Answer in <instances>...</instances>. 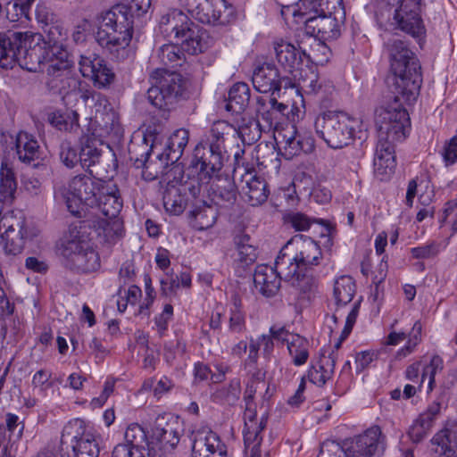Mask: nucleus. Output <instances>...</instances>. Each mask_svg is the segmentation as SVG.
<instances>
[{
	"mask_svg": "<svg viewBox=\"0 0 457 457\" xmlns=\"http://www.w3.org/2000/svg\"><path fill=\"white\" fill-rule=\"evenodd\" d=\"M391 59L394 100L377 111L378 138L400 142L406 137L409 114L404 105L412 104L420 94L422 77L419 60L404 42L394 38L386 43Z\"/></svg>",
	"mask_w": 457,
	"mask_h": 457,
	"instance_id": "1",
	"label": "nucleus"
},
{
	"mask_svg": "<svg viewBox=\"0 0 457 457\" xmlns=\"http://www.w3.org/2000/svg\"><path fill=\"white\" fill-rule=\"evenodd\" d=\"M321 259L320 247L313 239L296 235L282 247L276 258V265L284 280L296 290L299 296L310 300L318 287L312 270Z\"/></svg>",
	"mask_w": 457,
	"mask_h": 457,
	"instance_id": "2",
	"label": "nucleus"
},
{
	"mask_svg": "<svg viewBox=\"0 0 457 457\" xmlns=\"http://www.w3.org/2000/svg\"><path fill=\"white\" fill-rule=\"evenodd\" d=\"M151 0H123L102 13L96 39L110 52L125 49L132 38L134 18L147 12Z\"/></svg>",
	"mask_w": 457,
	"mask_h": 457,
	"instance_id": "3",
	"label": "nucleus"
},
{
	"mask_svg": "<svg viewBox=\"0 0 457 457\" xmlns=\"http://www.w3.org/2000/svg\"><path fill=\"white\" fill-rule=\"evenodd\" d=\"M149 102L159 109L169 108L183 96L185 81L182 76L165 69H155L150 75Z\"/></svg>",
	"mask_w": 457,
	"mask_h": 457,
	"instance_id": "4",
	"label": "nucleus"
},
{
	"mask_svg": "<svg viewBox=\"0 0 457 457\" xmlns=\"http://www.w3.org/2000/svg\"><path fill=\"white\" fill-rule=\"evenodd\" d=\"M59 251L71 269L87 273L100 267L97 253L87 241L79 236L76 228L69 229V235L62 240Z\"/></svg>",
	"mask_w": 457,
	"mask_h": 457,
	"instance_id": "5",
	"label": "nucleus"
},
{
	"mask_svg": "<svg viewBox=\"0 0 457 457\" xmlns=\"http://www.w3.org/2000/svg\"><path fill=\"white\" fill-rule=\"evenodd\" d=\"M106 181L87 175H79L72 178L65 189L64 197L69 211L75 215L96 204L97 196Z\"/></svg>",
	"mask_w": 457,
	"mask_h": 457,
	"instance_id": "6",
	"label": "nucleus"
},
{
	"mask_svg": "<svg viewBox=\"0 0 457 457\" xmlns=\"http://www.w3.org/2000/svg\"><path fill=\"white\" fill-rule=\"evenodd\" d=\"M0 231V245L7 254L17 255L22 252L28 240H32L39 234V230L28 227L22 215L12 212L6 213L2 218Z\"/></svg>",
	"mask_w": 457,
	"mask_h": 457,
	"instance_id": "7",
	"label": "nucleus"
},
{
	"mask_svg": "<svg viewBox=\"0 0 457 457\" xmlns=\"http://www.w3.org/2000/svg\"><path fill=\"white\" fill-rule=\"evenodd\" d=\"M95 116L90 122L92 135L99 141L110 139L119 141L123 135L120 117L108 100L100 95L96 96Z\"/></svg>",
	"mask_w": 457,
	"mask_h": 457,
	"instance_id": "8",
	"label": "nucleus"
},
{
	"mask_svg": "<svg viewBox=\"0 0 457 457\" xmlns=\"http://www.w3.org/2000/svg\"><path fill=\"white\" fill-rule=\"evenodd\" d=\"M385 449V436L377 425L345 439V457H382Z\"/></svg>",
	"mask_w": 457,
	"mask_h": 457,
	"instance_id": "9",
	"label": "nucleus"
},
{
	"mask_svg": "<svg viewBox=\"0 0 457 457\" xmlns=\"http://www.w3.org/2000/svg\"><path fill=\"white\" fill-rule=\"evenodd\" d=\"M254 395L245 392L244 401L245 403V428L244 443H245V457H262L261 444L262 436L261 433L267 425V418L262 415L260 419L256 416L253 401Z\"/></svg>",
	"mask_w": 457,
	"mask_h": 457,
	"instance_id": "10",
	"label": "nucleus"
},
{
	"mask_svg": "<svg viewBox=\"0 0 457 457\" xmlns=\"http://www.w3.org/2000/svg\"><path fill=\"white\" fill-rule=\"evenodd\" d=\"M179 424L172 416H159L153 431V441L149 448V455L162 457L172 451L179 442Z\"/></svg>",
	"mask_w": 457,
	"mask_h": 457,
	"instance_id": "11",
	"label": "nucleus"
},
{
	"mask_svg": "<svg viewBox=\"0 0 457 457\" xmlns=\"http://www.w3.org/2000/svg\"><path fill=\"white\" fill-rule=\"evenodd\" d=\"M422 0H396L394 20L398 28L413 37L425 32L421 19Z\"/></svg>",
	"mask_w": 457,
	"mask_h": 457,
	"instance_id": "12",
	"label": "nucleus"
},
{
	"mask_svg": "<svg viewBox=\"0 0 457 457\" xmlns=\"http://www.w3.org/2000/svg\"><path fill=\"white\" fill-rule=\"evenodd\" d=\"M22 46H19L16 62L23 69L36 72L41 64L46 63V42L41 41V35H32L24 32Z\"/></svg>",
	"mask_w": 457,
	"mask_h": 457,
	"instance_id": "13",
	"label": "nucleus"
},
{
	"mask_svg": "<svg viewBox=\"0 0 457 457\" xmlns=\"http://www.w3.org/2000/svg\"><path fill=\"white\" fill-rule=\"evenodd\" d=\"M195 157L197 160L196 166L199 167V180L202 185L209 184L210 179L220 173L223 166L222 149L217 145H209L207 148L198 145L195 150Z\"/></svg>",
	"mask_w": 457,
	"mask_h": 457,
	"instance_id": "14",
	"label": "nucleus"
},
{
	"mask_svg": "<svg viewBox=\"0 0 457 457\" xmlns=\"http://www.w3.org/2000/svg\"><path fill=\"white\" fill-rule=\"evenodd\" d=\"M187 8L193 17L206 24L225 23L228 21L225 13L231 12L226 0H197L189 2Z\"/></svg>",
	"mask_w": 457,
	"mask_h": 457,
	"instance_id": "15",
	"label": "nucleus"
},
{
	"mask_svg": "<svg viewBox=\"0 0 457 457\" xmlns=\"http://www.w3.org/2000/svg\"><path fill=\"white\" fill-rule=\"evenodd\" d=\"M79 67L82 76L90 79L97 87H105L114 79V73L104 60L94 54L81 55Z\"/></svg>",
	"mask_w": 457,
	"mask_h": 457,
	"instance_id": "16",
	"label": "nucleus"
},
{
	"mask_svg": "<svg viewBox=\"0 0 457 457\" xmlns=\"http://www.w3.org/2000/svg\"><path fill=\"white\" fill-rule=\"evenodd\" d=\"M102 188L101 194L96 198L97 203L92 206L89 215L99 216V214H102L107 218L120 217L123 207V200L116 184L106 181Z\"/></svg>",
	"mask_w": 457,
	"mask_h": 457,
	"instance_id": "17",
	"label": "nucleus"
},
{
	"mask_svg": "<svg viewBox=\"0 0 457 457\" xmlns=\"http://www.w3.org/2000/svg\"><path fill=\"white\" fill-rule=\"evenodd\" d=\"M226 445L210 428L198 429L194 435L192 457H225Z\"/></svg>",
	"mask_w": 457,
	"mask_h": 457,
	"instance_id": "18",
	"label": "nucleus"
},
{
	"mask_svg": "<svg viewBox=\"0 0 457 457\" xmlns=\"http://www.w3.org/2000/svg\"><path fill=\"white\" fill-rule=\"evenodd\" d=\"M315 129L327 145L333 149L342 147L343 129L340 121V112H328L319 116L315 120Z\"/></svg>",
	"mask_w": 457,
	"mask_h": 457,
	"instance_id": "19",
	"label": "nucleus"
},
{
	"mask_svg": "<svg viewBox=\"0 0 457 457\" xmlns=\"http://www.w3.org/2000/svg\"><path fill=\"white\" fill-rule=\"evenodd\" d=\"M396 142L382 141L378 138L373 162L375 176L379 180L388 179L395 172L396 167L395 145Z\"/></svg>",
	"mask_w": 457,
	"mask_h": 457,
	"instance_id": "20",
	"label": "nucleus"
},
{
	"mask_svg": "<svg viewBox=\"0 0 457 457\" xmlns=\"http://www.w3.org/2000/svg\"><path fill=\"white\" fill-rule=\"evenodd\" d=\"M305 32L312 37H319L323 40L337 39L340 37L341 31L337 18L325 13L313 15L304 20Z\"/></svg>",
	"mask_w": 457,
	"mask_h": 457,
	"instance_id": "21",
	"label": "nucleus"
},
{
	"mask_svg": "<svg viewBox=\"0 0 457 457\" xmlns=\"http://www.w3.org/2000/svg\"><path fill=\"white\" fill-rule=\"evenodd\" d=\"M63 432L71 436L75 441V445H72L74 452H86L91 454L94 451L95 455L99 454L96 436L91 430L86 429L83 420L76 419L70 421L64 428Z\"/></svg>",
	"mask_w": 457,
	"mask_h": 457,
	"instance_id": "22",
	"label": "nucleus"
},
{
	"mask_svg": "<svg viewBox=\"0 0 457 457\" xmlns=\"http://www.w3.org/2000/svg\"><path fill=\"white\" fill-rule=\"evenodd\" d=\"M282 80L277 67L269 62L257 66L252 76L253 87L262 94L273 95L276 91H279Z\"/></svg>",
	"mask_w": 457,
	"mask_h": 457,
	"instance_id": "23",
	"label": "nucleus"
},
{
	"mask_svg": "<svg viewBox=\"0 0 457 457\" xmlns=\"http://www.w3.org/2000/svg\"><path fill=\"white\" fill-rule=\"evenodd\" d=\"M62 37L59 40L52 38L44 39L46 42V72L48 75H54L56 71H63L69 69V54L63 47V41L66 39V33L61 31Z\"/></svg>",
	"mask_w": 457,
	"mask_h": 457,
	"instance_id": "24",
	"label": "nucleus"
},
{
	"mask_svg": "<svg viewBox=\"0 0 457 457\" xmlns=\"http://www.w3.org/2000/svg\"><path fill=\"white\" fill-rule=\"evenodd\" d=\"M209 193L212 200L222 207H230L237 196V189L234 180L228 175L216 176L210 179Z\"/></svg>",
	"mask_w": 457,
	"mask_h": 457,
	"instance_id": "25",
	"label": "nucleus"
},
{
	"mask_svg": "<svg viewBox=\"0 0 457 457\" xmlns=\"http://www.w3.org/2000/svg\"><path fill=\"white\" fill-rule=\"evenodd\" d=\"M281 279L284 280L276 264L275 268L267 264L258 265L253 274L255 288L267 297L278 291Z\"/></svg>",
	"mask_w": 457,
	"mask_h": 457,
	"instance_id": "26",
	"label": "nucleus"
},
{
	"mask_svg": "<svg viewBox=\"0 0 457 457\" xmlns=\"http://www.w3.org/2000/svg\"><path fill=\"white\" fill-rule=\"evenodd\" d=\"M89 226L104 242L114 243L124 235L123 221L120 217L107 218L90 216Z\"/></svg>",
	"mask_w": 457,
	"mask_h": 457,
	"instance_id": "27",
	"label": "nucleus"
},
{
	"mask_svg": "<svg viewBox=\"0 0 457 457\" xmlns=\"http://www.w3.org/2000/svg\"><path fill=\"white\" fill-rule=\"evenodd\" d=\"M283 138V155L286 159H292L301 153H312L314 149V139L306 133H298L294 126L285 131Z\"/></svg>",
	"mask_w": 457,
	"mask_h": 457,
	"instance_id": "28",
	"label": "nucleus"
},
{
	"mask_svg": "<svg viewBox=\"0 0 457 457\" xmlns=\"http://www.w3.org/2000/svg\"><path fill=\"white\" fill-rule=\"evenodd\" d=\"M440 403L434 402L416 419L408 431L410 438L414 443L420 442L428 435L440 415Z\"/></svg>",
	"mask_w": 457,
	"mask_h": 457,
	"instance_id": "29",
	"label": "nucleus"
},
{
	"mask_svg": "<svg viewBox=\"0 0 457 457\" xmlns=\"http://www.w3.org/2000/svg\"><path fill=\"white\" fill-rule=\"evenodd\" d=\"M436 445L435 452L445 457L457 455V422L447 421L439 432L432 438Z\"/></svg>",
	"mask_w": 457,
	"mask_h": 457,
	"instance_id": "30",
	"label": "nucleus"
},
{
	"mask_svg": "<svg viewBox=\"0 0 457 457\" xmlns=\"http://www.w3.org/2000/svg\"><path fill=\"white\" fill-rule=\"evenodd\" d=\"M204 31L191 21V25L187 24L177 37L173 39L176 45H180L182 51L189 54H197L204 48Z\"/></svg>",
	"mask_w": 457,
	"mask_h": 457,
	"instance_id": "31",
	"label": "nucleus"
},
{
	"mask_svg": "<svg viewBox=\"0 0 457 457\" xmlns=\"http://www.w3.org/2000/svg\"><path fill=\"white\" fill-rule=\"evenodd\" d=\"M23 32L0 33V66L12 68L19 54V46H22Z\"/></svg>",
	"mask_w": 457,
	"mask_h": 457,
	"instance_id": "32",
	"label": "nucleus"
},
{
	"mask_svg": "<svg viewBox=\"0 0 457 457\" xmlns=\"http://www.w3.org/2000/svg\"><path fill=\"white\" fill-rule=\"evenodd\" d=\"M191 21L186 13L179 9H170L161 16L158 29L165 37L173 39Z\"/></svg>",
	"mask_w": 457,
	"mask_h": 457,
	"instance_id": "33",
	"label": "nucleus"
},
{
	"mask_svg": "<svg viewBox=\"0 0 457 457\" xmlns=\"http://www.w3.org/2000/svg\"><path fill=\"white\" fill-rule=\"evenodd\" d=\"M35 15L38 25L47 38L56 41L62 37L61 31H63V28L58 22L55 14L44 1H40L37 4Z\"/></svg>",
	"mask_w": 457,
	"mask_h": 457,
	"instance_id": "34",
	"label": "nucleus"
},
{
	"mask_svg": "<svg viewBox=\"0 0 457 457\" xmlns=\"http://www.w3.org/2000/svg\"><path fill=\"white\" fill-rule=\"evenodd\" d=\"M337 356L333 350L328 355L322 354L308 370V379L318 386H322L329 380L335 370Z\"/></svg>",
	"mask_w": 457,
	"mask_h": 457,
	"instance_id": "35",
	"label": "nucleus"
},
{
	"mask_svg": "<svg viewBox=\"0 0 457 457\" xmlns=\"http://www.w3.org/2000/svg\"><path fill=\"white\" fill-rule=\"evenodd\" d=\"M343 0H300L297 4V11L295 15L308 17L326 13H332L337 7H341Z\"/></svg>",
	"mask_w": 457,
	"mask_h": 457,
	"instance_id": "36",
	"label": "nucleus"
},
{
	"mask_svg": "<svg viewBox=\"0 0 457 457\" xmlns=\"http://www.w3.org/2000/svg\"><path fill=\"white\" fill-rule=\"evenodd\" d=\"M276 58L285 69L292 72L302 61V51H299L293 44L278 40L273 44Z\"/></svg>",
	"mask_w": 457,
	"mask_h": 457,
	"instance_id": "37",
	"label": "nucleus"
},
{
	"mask_svg": "<svg viewBox=\"0 0 457 457\" xmlns=\"http://www.w3.org/2000/svg\"><path fill=\"white\" fill-rule=\"evenodd\" d=\"M51 79L48 81L52 89L57 91L62 96L63 100L74 96L79 90L81 82L79 79L71 76L68 69L62 71H56L54 75H49Z\"/></svg>",
	"mask_w": 457,
	"mask_h": 457,
	"instance_id": "38",
	"label": "nucleus"
},
{
	"mask_svg": "<svg viewBox=\"0 0 457 457\" xmlns=\"http://www.w3.org/2000/svg\"><path fill=\"white\" fill-rule=\"evenodd\" d=\"M16 152L19 159L25 163H30L40 158L38 142L32 135L24 131L17 135Z\"/></svg>",
	"mask_w": 457,
	"mask_h": 457,
	"instance_id": "39",
	"label": "nucleus"
},
{
	"mask_svg": "<svg viewBox=\"0 0 457 457\" xmlns=\"http://www.w3.org/2000/svg\"><path fill=\"white\" fill-rule=\"evenodd\" d=\"M218 217L216 208L208 204L195 207L190 212V225L198 231L208 230L215 224Z\"/></svg>",
	"mask_w": 457,
	"mask_h": 457,
	"instance_id": "40",
	"label": "nucleus"
},
{
	"mask_svg": "<svg viewBox=\"0 0 457 457\" xmlns=\"http://www.w3.org/2000/svg\"><path fill=\"white\" fill-rule=\"evenodd\" d=\"M286 109L287 105L278 103L275 97L264 96L256 98V112L270 125L278 120V114H282Z\"/></svg>",
	"mask_w": 457,
	"mask_h": 457,
	"instance_id": "41",
	"label": "nucleus"
},
{
	"mask_svg": "<svg viewBox=\"0 0 457 457\" xmlns=\"http://www.w3.org/2000/svg\"><path fill=\"white\" fill-rule=\"evenodd\" d=\"M250 101V88L244 82L236 83L228 92L226 110L235 113L242 112Z\"/></svg>",
	"mask_w": 457,
	"mask_h": 457,
	"instance_id": "42",
	"label": "nucleus"
},
{
	"mask_svg": "<svg viewBox=\"0 0 457 457\" xmlns=\"http://www.w3.org/2000/svg\"><path fill=\"white\" fill-rule=\"evenodd\" d=\"M189 139V132L185 129L175 130L169 137L166 148L168 161L176 162L182 156Z\"/></svg>",
	"mask_w": 457,
	"mask_h": 457,
	"instance_id": "43",
	"label": "nucleus"
},
{
	"mask_svg": "<svg viewBox=\"0 0 457 457\" xmlns=\"http://www.w3.org/2000/svg\"><path fill=\"white\" fill-rule=\"evenodd\" d=\"M17 183L14 173L6 162H2L0 169V202L11 204L14 198Z\"/></svg>",
	"mask_w": 457,
	"mask_h": 457,
	"instance_id": "44",
	"label": "nucleus"
},
{
	"mask_svg": "<svg viewBox=\"0 0 457 457\" xmlns=\"http://www.w3.org/2000/svg\"><path fill=\"white\" fill-rule=\"evenodd\" d=\"M287 351L295 366H302L306 363L310 353V342L299 334H295L288 342Z\"/></svg>",
	"mask_w": 457,
	"mask_h": 457,
	"instance_id": "45",
	"label": "nucleus"
},
{
	"mask_svg": "<svg viewBox=\"0 0 457 457\" xmlns=\"http://www.w3.org/2000/svg\"><path fill=\"white\" fill-rule=\"evenodd\" d=\"M246 189L245 195L249 204L256 206L266 202L269 192L267 190V184L263 179L256 176L252 177L246 181Z\"/></svg>",
	"mask_w": 457,
	"mask_h": 457,
	"instance_id": "46",
	"label": "nucleus"
},
{
	"mask_svg": "<svg viewBox=\"0 0 457 457\" xmlns=\"http://www.w3.org/2000/svg\"><path fill=\"white\" fill-rule=\"evenodd\" d=\"M228 330L234 334H241L245 330V312L242 309V302L237 295L231 296Z\"/></svg>",
	"mask_w": 457,
	"mask_h": 457,
	"instance_id": "47",
	"label": "nucleus"
},
{
	"mask_svg": "<svg viewBox=\"0 0 457 457\" xmlns=\"http://www.w3.org/2000/svg\"><path fill=\"white\" fill-rule=\"evenodd\" d=\"M241 395V383L238 378L232 379L228 385L217 388L212 397L216 403L234 405Z\"/></svg>",
	"mask_w": 457,
	"mask_h": 457,
	"instance_id": "48",
	"label": "nucleus"
},
{
	"mask_svg": "<svg viewBox=\"0 0 457 457\" xmlns=\"http://www.w3.org/2000/svg\"><path fill=\"white\" fill-rule=\"evenodd\" d=\"M183 52L176 44H166L159 48L156 58L165 66L177 68L185 62Z\"/></svg>",
	"mask_w": 457,
	"mask_h": 457,
	"instance_id": "49",
	"label": "nucleus"
},
{
	"mask_svg": "<svg viewBox=\"0 0 457 457\" xmlns=\"http://www.w3.org/2000/svg\"><path fill=\"white\" fill-rule=\"evenodd\" d=\"M191 281V276L188 272H181L179 275L166 272L161 279L162 291L165 295H170L179 288H189Z\"/></svg>",
	"mask_w": 457,
	"mask_h": 457,
	"instance_id": "50",
	"label": "nucleus"
},
{
	"mask_svg": "<svg viewBox=\"0 0 457 457\" xmlns=\"http://www.w3.org/2000/svg\"><path fill=\"white\" fill-rule=\"evenodd\" d=\"M249 237L243 236L236 238L237 250L234 254L235 262L245 266H249L256 260V249L249 243Z\"/></svg>",
	"mask_w": 457,
	"mask_h": 457,
	"instance_id": "51",
	"label": "nucleus"
},
{
	"mask_svg": "<svg viewBox=\"0 0 457 457\" xmlns=\"http://www.w3.org/2000/svg\"><path fill=\"white\" fill-rule=\"evenodd\" d=\"M302 54L306 56L311 62L317 65H323L329 59L330 50L324 43L323 39L313 37V41L310 46V50H303Z\"/></svg>",
	"mask_w": 457,
	"mask_h": 457,
	"instance_id": "52",
	"label": "nucleus"
},
{
	"mask_svg": "<svg viewBox=\"0 0 457 457\" xmlns=\"http://www.w3.org/2000/svg\"><path fill=\"white\" fill-rule=\"evenodd\" d=\"M51 123L59 130L77 132L79 129V113L68 111L64 113L55 112L51 118Z\"/></svg>",
	"mask_w": 457,
	"mask_h": 457,
	"instance_id": "53",
	"label": "nucleus"
},
{
	"mask_svg": "<svg viewBox=\"0 0 457 457\" xmlns=\"http://www.w3.org/2000/svg\"><path fill=\"white\" fill-rule=\"evenodd\" d=\"M234 133H237V129L228 122L223 120L214 122L211 129L212 141L210 145H217L223 150L226 137L234 136Z\"/></svg>",
	"mask_w": 457,
	"mask_h": 457,
	"instance_id": "54",
	"label": "nucleus"
},
{
	"mask_svg": "<svg viewBox=\"0 0 457 457\" xmlns=\"http://www.w3.org/2000/svg\"><path fill=\"white\" fill-rule=\"evenodd\" d=\"M163 206L170 214L179 215L185 209L183 197L175 187L168 189L163 195Z\"/></svg>",
	"mask_w": 457,
	"mask_h": 457,
	"instance_id": "55",
	"label": "nucleus"
},
{
	"mask_svg": "<svg viewBox=\"0 0 457 457\" xmlns=\"http://www.w3.org/2000/svg\"><path fill=\"white\" fill-rule=\"evenodd\" d=\"M345 129L348 135L347 139L351 142H359L360 144L365 142L368 137L367 129L360 119L347 117L346 122L345 121Z\"/></svg>",
	"mask_w": 457,
	"mask_h": 457,
	"instance_id": "56",
	"label": "nucleus"
},
{
	"mask_svg": "<svg viewBox=\"0 0 457 457\" xmlns=\"http://www.w3.org/2000/svg\"><path fill=\"white\" fill-rule=\"evenodd\" d=\"M216 369L218 373H212L210 368L207 365L204 363H197L195 366V376L201 380H205L210 378L211 380L214 383L221 382L224 379L228 368L220 364L217 365Z\"/></svg>",
	"mask_w": 457,
	"mask_h": 457,
	"instance_id": "57",
	"label": "nucleus"
},
{
	"mask_svg": "<svg viewBox=\"0 0 457 457\" xmlns=\"http://www.w3.org/2000/svg\"><path fill=\"white\" fill-rule=\"evenodd\" d=\"M444 367V361L438 355H434L429 363L425 365L420 376V384H423L426 378H428V391H432L435 384V376L441 371Z\"/></svg>",
	"mask_w": 457,
	"mask_h": 457,
	"instance_id": "58",
	"label": "nucleus"
},
{
	"mask_svg": "<svg viewBox=\"0 0 457 457\" xmlns=\"http://www.w3.org/2000/svg\"><path fill=\"white\" fill-rule=\"evenodd\" d=\"M124 438L126 441L124 445L133 447L134 450L142 451L146 436L144 429L139 425L132 424L127 428Z\"/></svg>",
	"mask_w": 457,
	"mask_h": 457,
	"instance_id": "59",
	"label": "nucleus"
},
{
	"mask_svg": "<svg viewBox=\"0 0 457 457\" xmlns=\"http://www.w3.org/2000/svg\"><path fill=\"white\" fill-rule=\"evenodd\" d=\"M52 372L50 370L41 369L37 370L32 377V386L34 389L46 395L48 389L53 387Z\"/></svg>",
	"mask_w": 457,
	"mask_h": 457,
	"instance_id": "60",
	"label": "nucleus"
},
{
	"mask_svg": "<svg viewBox=\"0 0 457 457\" xmlns=\"http://www.w3.org/2000/svg\"><path fill=\"white\" fill-rule=\"evenodd\" d=\"M100 157L101 151L93 141L87 142L80 149V163L84 167H90L96 164Z\"/></svg>",
	"mask_w": 457,
	"mask_h": 457,
	"instance_id": "61",
	"label": "nucleus"
},
{
	"mask_svg": "<svg viewBox=\"0 0 457 457\" xmlns=\"http://www.w3.org/2000/svg\"><path fill=\"white\" fill-rule=\"evenodd\" d=\"M363 143L361 142H345V157L351 159L352 166L350 170L356 171L359 167V160L363 156Z\"/></svg>",
	"mask_w": 457,
	"mask_h": 457,
	"instance_id": "62",
	"label": "nucleus"
},
{
	"mask_svg": "<svg viewBox=\"0 0 457 457\" xmlns=\"http://www.w3.org/2000/svg\"><path fill=\"white\" fill-rule=\"evenodd\" d=\"M173 317V307L171 304H165L162 312L155 316V329L160 337H163L168 329V324Z\"/></svg>",
	"mask_w": 457,
	"mask_h": 457,
	"instance_id": "63",
	"label": "nucleus"
},
{
	"mask_svg": "<svg viewBox=\"0 0 457 457\" xmlns=\"http://www.w3.org/2000/svg\"><path fill=\"white\" fill-rule=\"evenodd\" d=\"M29 10L20 5L17 0H12L6 4V17L12 22L21 21L22 18L29 20Z\"/></svg>",
	"mask_w": 457,
	"mask_h": 457,
	"instance_id": "64",
	"label": "nucleus"
}]
</instances>
